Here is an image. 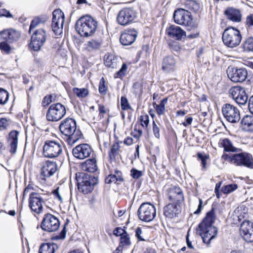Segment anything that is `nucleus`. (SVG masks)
<instances>
[{
	"mask_svg": "<svg viewBox=\"0 0 253 253\" xmlns=\"http://www.w3.org/2000/svg\"><path fill=\"white\" fill-rule=\"evenodd\" d=\"M120 244L122 246H129L131 245L130 237L127 233L120 238Z\"/></svg>",
	"mask_w": 253,
	"mask_h": 253,
	"instance_id": "8fccbe9b",
	"label": "nucleus"
},
{
	"mask_svg": "<svg viewBox=\"0 0 253 253\" xmlns=\"http://www.w3.org/2000/svg\"><path fill=\"white\" fill-rule=\"evenodd\" d=\"M81 168L84 171L94 172L97 170V161L94 158L88 159L81 164Z\"/></svg>",
	"mask_w": 253,
	"mask_h": 253,
	"instance_id": "7c9ffc66",
	"label": "nucleus"
},
{
	"mask_svg": "<svg viewBox=\"0 0 253 253\" xmlns=\"http://www.w3.org/2000/svg\"><path fill=\"white\" fill-rule=\"evenodd\" d=\"M64 23V15L59 9L54 10L52 13L51 28L56 35H60L63 32V26Z\"/></svg>",
	"mask_w": 253,
	"mask_h": 253,
	"instance_id": "4468645a",
	"label": "nucleus"
},
{
	"mask_svg": "<svg viewBox=\"0 0 253 253\" xmlns=\"http://www.w3.org/2000/svg\"><path fill=\"white\" fill-rule=\"evenodd\" d=\"M133 136L135 138H139L141 136L142 131L139 129H137L136 127H134L133 131L132 132Z\"/></svg>",
	"mask_w": 253,
	"mask_h": 253,
	"instance_id": "69168bd1",
	"label": "nucleus"
},
{
	"mask_svg": "<svg viewBox=\"0 0 253 253\" xmlns=\"http://www.w3.org/2000/svg\"><path fill=\"white\" fill-rule=\"evenodd\" d=\"M242 210V207H238L234 212V214L233 216L234 218H237L238 220L239 221L241 220V217H243L242 215L240 213V211Z\"/></svg>",
	"mask_w": 253,
	"mask_h": 253,
	"instance_id": "e2e57ef3",
	"label": "nucleus"
},
{
	"mask_svg": "<svg viewBox=\"0 0 253 253\" xmlns=\"http://www.w3.org/2000/svg\"><path fill=\"white\" fill-rule=\"evenodd\" d=\"M127 232L125 230L121 227L116 228L114 231V234L116 236H120L121 237L124 235V234H126Z\"/></svg>",
	"mask_w": 253,
	"mask_h": 253,
	"instance_id": "680f3d73",
	"label": "nucleus"
},
{
	"mask_svg": "<svg viewBox=\"0 0 253 253\" xmlns=\"http://www.w3.org/2000/svg\"><path fill=\"white\" fill-rule=\"evenodd\" d=\"M243 129L247 131L253 130V116L247 115L244 117L241 122Z\"/></svg>",
	"mask_w": 253,
	"mask_h": 253,
	"instance_id": "473e14b6",
	"label": "nucleus"
},
{
	"mask_svg": "<svg viewBox=\"0 0 253 253\" xmlns=\"http://www.w3.org/2000/svg\"><path fill=\"white\" fill-rule=\"evenodd\" d=\"M59 129L62 134L68 136V143H76L82 136L81 132L76 129V123L72 118H67L63 121L59 126Z\"/></svg>",
	"mask_w": 253,
	"mask_h": 253,
	"instance_id": "f03ea898",
	"label": "nucleus"
},
{
	"mask_svg": "<svg viewBox=\"0 0 253 253\" xmlns=\"http://www.w3.org/2000/svg\"><path fill=\"white\" fill-rule=\"evenodd\" d=\"M101 40H91L87 42L86 48L89 51L99 49L101 45Z\"/></svg>",
	"mask_w": 253,
	"mask_h": 253,
	"instance_id": "e433bc0d",
	"label": "nucleus"
},
{
	"mask_svg": "<svg viewBox=\"0 0 253 253\" xmlns=\"http://www.w3.org/2000/svg\"><path fill=\"white\" fill-rule=\"evenodd\" d=\"M52 98V96L51 95L45 96L42 101L43 106L46 107L50 104L53 101Z\"/></svg>",
	"mask_w": 253,
	"mask_h": 253,
	"instance_id": "052dcab7",
	"label": "nucleus"
},
{
	"mask_svg": "<svg viewBox=\"0 0 253 253\" xmlns=\"http://www.w3.org/2000/svg\"><path fill=\"white\" fill-rule=\"evenodd\" d=\"M141 125L143 127H147L149 123V116L147 115H142L140 117Z\"/></svg>",
	"mask_w": 253,
	"mask_h": 253,
	"instance_id": "5fc2aeb1",
	"label": "nucleus"
},
{
	"mask_svg": "<svg viewBox=\"0 0 253 253\" xmlns=\"http://www.w3.org/2000/svg\"><path fill=\"white\" fill-rule=\"evenodd\" d=\"M229 93L238 104L244 105L246 103L248 96L244 87L240 86H233L230 89Z\"/></svg>",
	"mask_w": 253,
	"mask_h": 253,
	"instance_id": "a211bd4d",
	"label": "nucleus"
},
{
	"mask_svg": "<svg viewBox=\"0 0 253 253\" xmlns=\"http://www.w3.org/2000/svg\"><path fill=\"white\" fill-rule=\"evenodd\" d=\"M153 132L154 135V136L157 138H159L160 137V128L158 127V126L157 125L156 123L153 121Z\"/></svg>",
	"mask_w": 253,
	"mask_h": 253,
	"instance_id": "13d9d810",
	"label": "nucleus"
},
{
	"mask_svg": "<svg viewBox=\"0 0 253 253\" xmlns=\"http://www.w3.org/2000/svg\"><path fill=\"white\" fill-rule=\"evenodd\" d=\"M62 151L63 145L60 140H46L43 146V154L45 157H58L62 153Z\"/></svg>",
	"mask_w": 253,
	"mask_h": 253,
	"instance_id": "423d86ee",
	"label": "nucleus"
},
{
	"mask_svg": "<svg viewBox=\"0 0 253 253\" xmlns=\"http://www.w3.org/2000/svg\"><path fill=\"white\" fill-rule=\"evenodd\" d=\"M176 66V60L172 56L165 57L162 62V69L167 73L174 71Z\"/></svg>",
	"mask_w": 253,
	"mask_h": 253,
	"instance_id": "a878e982",
	"label": "nucleus"
},
{
	"mask_svg": "<svg viewBox=\"0 0 253 253\" xmlns=\"http://www.w3.org/2000/svg\"><path fill=\"white\" fill-rule=\"evenodd\" d=\"M220 144L226 151L235 152L236 150V148L232 145L230 140L228 138L222 140L220 142Z\"/></svg>",
	"mask_w": 253,
	"mask_h": 253,
	"instance_id": "ea45409f",
	"label": "nucleus"
},
{
	"mask_svg": "<svg viewBox=\"0 0 253 253\" xmlns=\"http://www.w3.org/2000/svg\"><path fill=\"white\" fill-rule=\"evenodd\" d=\"M127 67L126 63H123L121 69L115 75V78H121L125 76L127 71Z\"/></svg>",
	"mask_w": 253,
	"mask_h": 253,
	"instance_id": "09e8293b",
	"label": "nucleus"
},
{
	"mask_svg": "<svg viewBox=\"0 0 253 253\" xmlns=\"http://www.w3.org/2000/svg\"><path fill=\"white\" fill-rule=\"evenodd\" d=\"M173 17L176 23L186 26L189 30L197 27V24L193 19L191 13L188 10L182 8L178 9L175 10Z\"/></svg>",
	"mask_w": 253,
	"mask_h": 253,
	"instance_id": "7ed1b4c3",
	"label": "nucleus"
},
{
	"mask_svg": "<svg viewBox=\"0 0 253 253\" xmlns=\"http://www.w3.org/2000/svg\"><path fill=\"white\" fill-rule=\"evenodd\" d=\"M66 110L64 105L60 103L53 104L48 108L46 115L47 121L57 122L66 114Z\"/></svg>",
	"mask_w": 253,
	"mask_h": 253,
	"instance_id": "6e6552de",
	"label": "nucleus"
},
{
	"mask_svg": "<svg viewBox=\"0 0 253 253\" xmlns=\"http://www.w3.org/2000/svg\"><path fill=\"white\" fill-rule=\"evenodd\" d=\"M9 124L6 119L0 118V131L3 130L7 128Z\"/></svg>",
	"mask_w": 253,
	"mask_h": 253,
	"instance_id": "4d7b16f0",
	"label": "nucleus"
},
{
	"mask_svg": "<svg viewBox=\"0 0 253 253\" xmlns=\"http://www.w3.org/2000/svg\"><path fill=\"white\" fill-rule=\"evenodd\" d=\"M91 152V147L86 143L78 145L72 150L73 156L79 160H83L88 157Z\"/></svg>",
	"mask_w": 253,
	"mask_h": 253,
	"instance_id": "aec40b11",
	"label": "nucleus"
},
{
	"mask_svg": "<svg viewBox=\"0 0 253 253\" xmlns=\"http://www.w3.org/2000/svg\"><path fill=\"white\" fill-rule=\"evenodd\" d=\"M246 23L249 26H253V14H250L247 17Z\"/></svg>",
	"mask_w": 253,
	"mask_h": 253,
	"instance_id": "774afa93",
	"label": "nucleus"
},
{
	"mask_svg": "<svg viewBox=\"0 0 253 253\" xmlns=\"http://www.w3.org/2000/svg\"><path fill=\"white\" fill-rule=\"evenodd\" d=\"M248 108L249 111L253 115V95L249 98Z\"/></svg>",
	"mask_w": 253,
	"mask_h": 253,
	"instance_id": "338daca9",
	"label": "nucleus"
},
{
	"mask_svg": "<svg viewBox=\"0 0 253 253\" xmlns=\"http://www.w3.org/2000/svg\"><path fill=\"white\" fill-rule=\"evenodd\" d=\"M21 34L18 31L13 29L5 30L0 32V38L9 43L16 42L20 38Z\"/></svg>",
	"mask_w": 253,
	"mask_h": 253,
	"instance_id": "5701e85b",
	"label": "nucleus"
},
{
	"mask_svg": "<svg viewBox=\"0 0 253 253\" xmlns=\"http://www.w3.org/2000/svg\"><path fill=\"white\" fill-rule=\"evenodd\" d=\"M222 113L224 118L229 123L235 124L241 119L240 113L238 108L230 104H225L222 108Z\"/></svg>",
	"mask_w": 253,
	"mask_h": 253,
	"instance_id": "1a4fd4ad",
	"label": "nucleus"
},
{
	"mask_svg": "<svg viewBox=\"0 0 253 253\" xmlns=\"http://www.w3.org/2000/svg\"><path fill=\"white\" fill-rule=\"evenodd\" d=\"M46 38L45 31L44 29H40L33 34L30 44V47L36 51L40 50L44 44Z\"/></svg>",
	"mask_w": 253,
	"mask_h": 253,
	"instance_id": "2eb2a0df",
	"label": "nucleus"
},
{
	"mask_svg": "<svg viewBox=\"0 0 253 253\" xmlns=\"http://www.w3.org/2000/svg\"><path fill=\"white\" fill-rule=\"evenodd\" d=\"M222 39L225 45L233 48L239 45L242 40V36L238 29L230 27L224 30Z\"/></svg>",
	"mask_w": 253,
	"mask_h": 253,
	"instance_id": "20e7f679",
	"label": "nucleus"
},
{
	"mask_svg": "<svg viewBox=\"0 0 253 253\" xmlns=\"http://www.w3.org/2000/svg\"><path fill=\"white\" fill-rule=\"evenodd\" d=\"M146 229L138 227L135 229V236L139 241H147L149 240L146 234Z\"/></svg>",
	"mask_w": 253,
	"mask_h": 253,
	"instance_id": "c9c22d12",
	"label": "nucleus"
},
{
	"mask_svg": "<svg viewBox=\"0 0 253 253\" xmlns=\"http://www.w3.org/2000/svg\"><path fill=\"white\" fill-rule=\"evenodd\" d=\"M57 248V245L55 243H43L41 245L39 252V253H55Z\"/></svg>",
	"mask_w": 253,
	"mask_h": 253,
	"instance_id": "72a5a7b5",
	"label": "nucleus"
},
{
	"mask_svg": "<svg viewBox=\"0 0 253 253\" xmlns=\"http://www.w3.org/2000/svg\"><path fill=\"white\" fill-rule=\"evenodd\" d=\"M225 14L230 21L239 22L242 19V14L239 9L233 7H229L225 11Z\"/></svg>",
	"mask_w": 253,
	"mask_h": 253,
	"instance_id": "cd10ccee",
	"label": "nucleus"
},
{
	"mask_svg": "<svg viewBox=\"0 0 253 253\" xmlns=\"http://www.w3.org/2000/svg\"><path fill=\"white\" fill-rule=\"evenodd\" d=\"M226 71L228 78L232 82L236 83L243 82L248 76L247 70L245 68L229 66Z\"/></svg>",
	"mask_w": 253,
	"mask_h": 253,
	"instance_id": "9b49d317",
	"label": "nucleus"
},
{
	"mask_svg": "<svg viewBox=\"0 0 253 253\" xmlns=\"http://www.w3.org/2000/svg\"><path fill=\"white\" fill-rule=\"evenodd\" d=\"M59 221L55 216L51 214L45 215L41 224L42 228L48 232H54L59 227Z\"/></svg>",
	"mask_w": 253,
	"mask_h": 253,
	"instance_id": "dca6fc26",
	"label": "nucleus"
},
{
	"mask_svg": "<svg viewBox=\"0 0 253 253\" xmlns=\"http://www.w3.org/2000/svg\"><path fill=\"white\" fill-rule=\"evenodd\" d=\"M73 91L79 98H84L88 94V90L86 88L74 87Z\"/></svg>",
	"mask_w": 253,
	"mask_h": 253,
	"instance_id": "a19ab883",
	"label": "nucleus"
},
{
	"mask_svg": "<svg viewBox=\"0 0 253 253\" xmlns=\"http://www.w3.org/2000/svg\"><path fill=\"white\" fill-rule=\"evenodd\" d=\"M238 188V186L236 184H231L229 185H227L224 186L222 189V191L224 194H229L233 191L236 190Z\"/></svg>",
	"mask_w": 253,
	"mask_h": 253,
	"instance_id": "de8ad7c7",
	"label": "nucleus"
},
{
	"mask_svg": "<svg viewBox=\"0 0 253 253\" xmlns=\"http://www.w3.org/2000/svg\"><path fill=\"white\" fill-rule=\"evenodd\" d=\"M19 132L16 130L11 131L9 133L8 138V147L11 153H15L17 150L18 144V135Z\"/></svg>",
	"mask_w": 253,
	"mask_h": 253,
	"instance_id": "bb28decb",
	"label": "nucleus"
},
{
	"mask_svg": "<svg viewBox=\"0 0 253 253\" xmlns=\"http://www.w3.org/2000/svg\"><path fill=\"white\" fill-rule=\"evenodd\" d=\"M120 146L119 142L115 143L111 147L109 155L111 159H114L119 154Z\"/></svg>",
	"mask_w": 253,
	"mask_h": 253,
	"instance_id": "37998d69",
	"label": "nucleus"
},
{
	"mask_svg": "<svg viewBox=\"0 0 253 253\" xmlns=\"http://www.w3.org/2000/svg\"><path fill=\"white\" fill-rule=\"evenodd\" d=\"M57 170V165L55 162L46 161L41 168V174L44 178L52 175Z\"/></svg>",
	"mask_w": 253,
	"mask_h": 253,
	"instance_id": "b1692460",
	"label": "nucleus"
},
{
	"mask_svg": "<svg viewBox=\"0 0 253 253\" xmlns=\"http://www.w3.org/2000/svg\"><path fill=\"white\" fill-rule=\"evenodd\" d=\"M242 47L245 51H253V37L247 39L243 43Z\"/></svg>",
	"mask_w": 253,
	"mask_h": 253,
	"instance_id": "79ce46f5",
	"label": "nucleus"
},
{
	"mask_svg": "<svg viewBox=\"0 0 253 253\" xmlns=\"http://www.w3.org/2000/svg\"><path fill=\"white\" fill-rule=\"evenodd\" d=\"M138 215L141 220L145 222L151 221L156 216L155 208L148 203H143L138 210Z\"/></svg>",
	"mask_w": 253,
	"mask_h": 253,
	"instance_id": "9d476101",
	"label": "nucleus"
},
{
	"mask_svg": "<svg viewBox=\"0 0 253 253\" xmlns=\"http://www.w3.org/2000/svg\"><path fill=\"white\" fill-rule=\"evenodd\" d=\"M136 17L135 11L130 8H125L120 10L117 17L118 24L126 26L131 23Z\"/></svg>",
	"mask_w": 253,
	"mask_h": 253,
	"instance_id": "f8f14e48",
	"label": "nucleus"
},
{
	"mask_svg": "<svg viewBox=\"0 0 253 253\" xmlns=\"http://www.w3.org/2000/svg\"><path fill=\"white\" fill-rule=\"evenodd\" d=\"M123 181L122 172L119 170H115L114 174L109 175L105 179L106 183H118Z\"/></svg>",
	"mask_w": 253,
	"mask_h": 253,
	"instance_id": "f704fd0d",
	"label": "nucleus"
},
{
	"mask_svg": "<svg viewBox=\"0 0 253 253\" xmlns=\"http://www.w3.org/2000/svg\"><path fill=\"white\" fill-rule=\"evenodd\" d=\"M197 232L203 239V242L209 244L211 241L216 236L218 230L214 226L199 225Z\"/></svg>",
	"mask_w": 253,
	"mask_h": 253,
	"instance_id": "ddd939ff",
	"label": "nucleus"
},
{
	"mask_svg": "<svg viewBox=\"0 0 253 253\" xmlns=\"http://www.w3.org/2000/svg\"><path fill=\"white\" fill-rule=\"evenodd\" d=\"M9 43L8 42L0 38V50L2 52L7 54L11 52L12 47Z\"/></svg>",
	"mask_w": 253,
	"mask_h": 253,
	"instance_id": "58836bf2",
	"label": "nucleus"
},
{
	"mask_svg": "<svg viewBox=\"0 0 253 253\" xmlns=\"http://www.w3.org/2000/svg\"><path fill=\"white\" fill-rule=\"evenodd\" d=\"M99 91L102 94H106L107 91V86L105 84V81L102 77L99 83Z\"/></svg>",
	"mask_w": 253,
	"mask_h": 253,
	"instance_id": "3c124183",
	"label": "nucleus"
},
{
	"mask_svg": "<svg viewBox=\"0 0 253 253\" xmlns=\"http://www.w3.org/2000/svg\"><path fill=\"white\" fill-rule=\"evenodd\" d=\"M120 103L121 109L123 110H127L130 109L131 107L128 103L127 98L126 97L122 96L121 98Z\"/></svg>",
	"mask_w": 253,
	"mask_h": 253,
	"instance_id": "603ef678",
	"label": "nucleus"
},
{
	"mask_svg": "<svg viewBox=\"0 0 253 253\" xmlns=\"http://www.w3.org/2000/svg\"><path fill=\"white\" fill-rule=\"evenodd\" d=\"M167 33L168 36L177 40H181L183 38L186 37V33L180 27L171 25L167 29Z\"/></svg>",
	"mask_w": 253,
	"mask_h": 253,
	"instance_id": "393cba45",
	"label": "nucleus"
},
{
	"mask_svg": "<svg viewBox=\"0 0 253 253\" xmlns=\"http://www.w3.org/2000/svg\"><path fill=\"white\" fill-rule=\"evenodd\" d=\"M222 158L237 166H244L248 168H253V159L252 156L246 153L238 154H224Z\"/></svg>",
	"mask_w": 253,
	"mask_h": 253,
	"instance_id": "39448f33",
	"label": "nucleus"
},
{
	"mask_svg": "<svg viewBox=\"0 0 253 253\" xmlns=\"http://www.w3.org/2000/svg\"><path fill=\"white\" fill-rule=\"evenodd\" d=\"M47 18L46 16H43L42 17H38L34 19L30 26V31H31L32 29L36 27L40 23H43L47 20Z\"/></svg>",
	"mask_w": 253,
	"mask_h": 253,
	"instance_id": "c03bdc74",
	"label": "nucleus"
},
{
	"mask_svg": "<svg viewBox=\"0 0 253 253\" xmlns=\"http://www.w3.org/2000/svg\"><path fill=\"white\" fill-rule=\"evenodd\" d=\"M137 36V32L134 29L125 30L121 35L120 41L121 43L125 45L132 44Z\"/></svg>",
	"mask_w": 253,
	"mask_h": 253,
	"instance_id": "412c9836",
	"label": "nucleus"
},
{
	"mask_svg": "<svg viewBox=\"0 0 253 253\" xmlns=\"http://www.w3.org/2000/svg\"><path fill=\"white\" fill-rule=\"evenodd\" d=\"M179 205L170 203L164 208V215L168 218H171L176 216L180 212Z\"/></svg>",
	"mask_w": 253,
	"mask_h": 253,
	"instance_id": "c85d7f7f",
	"label": "nucleus"
},
{
	"mask_svg": "<svg viewBox=\"0 0 253 253\" xmlns=\"http://www.w3.org/2000/svg\"><path fill=\"white\" fill-rule=\"evenodd\" d=\"M170 201L174 204L179 205L184 201V196L181 189L178 187H171L169 192Z\"/></svg>",
	"mask_w": 253,
	"mask_h": 253,
	"instance_id": "4be33fe9",
	"label": "nucleus"
},
{
	"mask_svg": "<svg viewBox=\"0 0 253 253\" xmlns=\"http://www.w3.org/2000/svg\"><path fill=\"white\" fill-rule=\"evenodd\" d=\"M33 190V188L32 186L30 184H29L24 189L23 194V199L25 198V197L28 194L32 193V191Z\"/></svg>",
	"mask_w": 253,
	"mask_h": 253,
	"instance_id": "0e129e2a",
	"label": "nucleus"
},
{
	"mask_svg": "<svg viewBox=\"0 0 253 253\" xmlns=\"http://www.w3.org/2000/svg\"><path fill=\"white\" fill-rule=\"evenodd\" d=\"M186 6L189 10H191L195 12H197L200 8L199 3L192 0H188L186 2Z\"/></svg>",
	"mask_w": 253,
	"mask_h": 253,
	"instance_id": "a18cd8bd",
	"label": "nucleus"
},
{
	"mask_svg": "<svg viewBox=\"0 0 253 253\" xmlns=\"http://www.w3.org/2000/svg\"><path fill=\"white\" fill-rule=\"evenodd\" d=\"M216 219V215L214 208L212 207L211 209L208 211L206 216L203 219L200 225L214 226L213 224Z\"/></svg>",
	"mask_w": 253,
	"mask_h": 253,
	"instance_id": "2f4dec72",
	"label": "nucleus"
},
{
	"mask_svg": "<svg viewBox=\"0 0 253 253\" xmlns=\"http://www.w3.org/2000/svg\"><path fill=\"white\" fill-rule=\"evenodd\" d=\"M9 98V93L3 88H0V104L3 105L5 104Z\"/></svg>",
	"mask_w": 253,
	"mask_h": 253,
	"instance_id": "49530a36",
	"label": "nucleus"
},
{
	"mask_svg": "<svg viewBox=\"0 0 253 253\" xmlns=\"http://www.w3.org/2000/svg\"><path fill=\"white\" fill-rule=\"evenodd\" d=\"M43 199L39 193H31L29 198V207L35 213H41L43 211Z\"/></svg>",
	"mask_w": 253,
	"mask_h": 253,
	"instance_id": "f3484780",
	"label": "nucleus"
},
{
	"mask_svg": "<svg viewBox=\"0 0 253 253\" xmlns=\"http://www.w3.org/2000/svg\"><path fill=\"white\" fill-rule=\"evenodd\" d=\"M52 194L55 199H57L61 203L63 202V198L61 195L60 189L57 187L56 189L52 191Z\"/></svg>",
	"mask_w": 253,
	"mask_h": 253,
	"instance_id": "bf43d9fd",
	"label": "nucleus"
},
{
	"mask_svg": "<svg viewBox=\"0 0 253 253\" xmlns=\"http://www.w3.org/2000/svg\"><path fill=\"white\" fill-rule=\"evenodd\" d=\"M104 64L106 66L112 69L116 68L119 64V59L115 55L107 53L104 57Z\"/></svg>",
	"mask_w": 253,
	"mask_h": 253,
	"instance_id": "c756f323",
	"label": "nucleus"
},
{
	"mask_svg": "<svg viewBox=\"0 0 253 253\" xmlns=\"http://www.w3.org/2000/svg\"><path fill=\"white\" fill-rule=\"evenodd\" d=\"M130 174L133 178L138 179L142 175V172L140 170L132 169L130 170Z\"/></svg>",
	"mask_w": 253,
	"mask_h": 253,
	"instance_id": "6e6d98bb",
	"label": "nucleus"
},
{
	"mask_svg": "<svg viewBox=\"0 0 253 253\" xmlns=\"http://www.w3.org/2000/svg\"><path fill=\"white\" fill-rule=\"evenodd\" d=\"M97 27V22L91 16L86 15L82 16L76 22V30L82 37H88L93 35Z\"/></svg>",
	"mask_w": 253,
	"mask_h": 253,
	"instance_id": "f257e3e1",
	"label": "nucleus"
},
{
	"mask_svg": "<svg viewBox=\"0 0 253 253\" xmlns=\"http://www.w3.org/2000/svg\"><path fill=\"white\" fill-rule=\"evenodd\" d=\"M79 190L84 194H87L91 192L96 183V179L94 177L90 176L85 173H79L76 175Z\"/></svg>",
	"mask_w": 253,
	"mask_h": 253,
	"instance_id": "0eeeda50",
	"label": "nucleus"
},
{
	"mask_svg": "<svg viewBox=\"0 0 253 253\" xmlns=\"http://www.w3.org/2000/svg\"><path fill=\"white\" fill-rule=\"evenodd\" d=\"M198 158L201 160L203 169H205L207 165V160L209 159V156L208 155L198 153L197 154Z\"/></svg>",
	"mask_w": 253,
	"mask_h": 253,
	"instance_id": "864d4df0",
	"label": "nucleus"
},
{
	"mask_svg": "<svg viewBox=\"0 0 253 253\" xmlns=\"http://www.w3.org/2000/svg\"><path fill=\"white\" fill-rule=\"evenodd\" d=\"M167 102L168 99L165 98L161 101L159 104H157L156 103H154V107L155 108L157 113L159 116L164 114L166 111L165 106L167 104Z\"/></svg>",
	"mask_w": 253,
	"mask_h": 253,
	"instance_id": "4c0bfd02",
	"label": "nucleus"
},
{
	"mask_svg": "<svg viewBox=\"0 0 253 253\" xmlns=\"http://www.w3.org/2000/svg\"><path fill=\"white\" fill-rule=\"evenodd\" d=\"M240 234L245 241L253 242V223L249 220L244 221L240 226Z\"/></svg>",
	"mask_w": 253,
	"mask_h": 253,
	"instance_id": "6ab92c4d",
	"label": "nucleus"
}]
</instances>
